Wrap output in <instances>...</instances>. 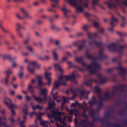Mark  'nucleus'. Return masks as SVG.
<instances>
[{
  "label": "nucleus",
  "instance_id": "5",
  "mask_svg": "<svg viewBox=\"0 0 127 127\" xmlns=\"http://www.w3.org/2000/svg\"><path fill=\"white\" fill-rule=\"evenodd\" d=\"M103 48H102L99 50L98 52V57H95L89 54L90 53L89 50V49H87L85 55L86 58L91 60H98L101 61H103L108 58V56L107 55H104L103 54Z\"/></svg>",
  "mask_w": 127,
  "mask_h": 127
},
{
  "label": "nucleus",
  "instance_id": "42",
  "mask_svg": "<svg viewBox=\"0 0 127 127\" xmlns=\"http://www.w3.org/2000/svg\"><path fill=\"white\" fill-rule=\"evenodd\" d=\"M80 42H79V43H81L82 44L83 46H86V45L85 43V42L86 41V40L85 39H83L81 40H79Z\"/></svg>",
  "mask_w": 127,
  "mask_h": 127
},
{
  "label": "nucleus",
  "instance_id": "22",
  "mask_svg": "<svg viewBox=\"0 0 127 127\" xmlns=\"http://www.w3.org/2000/svg\"><path fill=\"white\" fill-rule=\"evenodd\" d=\"M33 97L34 100L38 103H40L41 102H42L43 103H44L43 102L44 101V100H43L40 97H37L35 96V95H33Z\"/></svg>",
  "mask_w": 127,
  "mask_h": 127
},
{
  "label": "nucleus",
  "instance_id": "31",
  "mask_svg": "<svg viewBox=\"0 0 127 127\" xmlns=\"http://www.w3.org/2000/svg\"><path fill=\"white\" fill-rule=\"evenodd\" d=\"M37 78L38 80V85L40 87H42V82L41 80L42 77L41 76H38L37 77Z\"/></svg>",
  "mask_w": 127,
  "mask_h": 127
},
{
  "label": "nucleus",
  "instance_id": "6",
  "mask_svg": "<svg viewBox=\"0 0 127 127\" xmlns=\"http://www.w3.org/2000/svg\"><path fill=\"white\" fill-rule=\"evenodd\" d=\"M97 33H92L89 32L88 33V36L90 39L89 42V44L91 47H93L94 46L93 44H95L96 46L99 48H101L102 46V42L100 41L97 42L95 39V37L97 36Z\"/></svg>",
  "mask_w": 127,
  "mask_h": 127
},
{
  "label": "nucleus",
  "instance_id": "59",
  "mask_svg": "<svg viewBox=\"0 0 127 127\" xmlns=\"http://www.w3.org/2000/svg\"><path fill=\"white\" fill-rule=\"evenodd\" d=\"M68 108H69V107H67L66 108V110L68 111L71 114H72L73 113V111L71 109H69Z\"/></svg>",
  "mask_w": 127,
  "mask_h": 127
},
{
  "label": "nucleus",
  "instance_id": "62",
  "mask_svg": "<svg viewBox=\"0 0 127 127\" xmlns=\"http://www.w3.org/2000/svg\"><path fill=\"white\" fill-rule=\"evenodd\" d=\"M49 41L50 43L52 44H53L55 42L54 40L52 38H49Z\"/></svg>",
  "mask_w": 127,
  "mask_h": 127
},
{
  "label": "nucleus",
  "instance_id": "36",
  "mask_svg": "<svg viewBox=\"0 0 127 127\" xmlns=\"http://www.w3.org/2000/svg\"><path fill=\"white\" fill-rule=\"evenodd\" d=\"M99 100L100 101V102H98L97 103L98 104V106H97V108L98 110H99L101 107L102 106L103 104L102 103V102L103 101H104V100H100V99L99 98Z\"/></svg>",
  "mask_w": 127,
  "mask_h": 127
},
{
  "label": "nucleus",
  "instance_id": "32",
  "mask_svg": "<svg viewBox=\"0 0 127 127\" xmlns=\"http://www.w3.org/2000/svg\"><path fill=\"white\" fill-rule=\"evenodd\" d=\"M55 88L53 89L52 91L51 92V95H52L53 96V97L54 99L55 100L58 97V96L57 95V94H58V92H56L55 94H54L53 93V92L54 91V90L57 88H55V87H54Z\"/></svg>",
  "mask_w": 127,
  "mask_h": 127
},
{
  "label": "nucleus",
  "instance_id": "25",
  "mask_svg": "<svg viewBox=\"0 0 127 127\" xmlns=\"http://www.w3.org/2000/svg\"><path fill=\"white\" fill-rule=\"evenodd\" d=\"M52 2V6L53 7H58V0H51Z\"/></svg>",
  "mask_w": 127,
  "mask_h": 127
},
{
  "label": "nucleus",
  "instance_id": "34",
  "mask_svg": "<svg viewBox=\"0 0 127 127\" xmlns=\"http://www.w3.org/2000/svg\"><path fill=\"white\" fill-rule=\"evenodd\" d=\"M3 125L5 127H11V125H7L6 123L4 122H3L2 119L1 117H0V126Z\"/></svg>",
  "mask_w": 127,
  "mask_h": 127
},
{
  "label": "nucleus",
  "instance_id": "60",
  "mask_svg": "<svg viewBox=\"0 0 127 127\" xmlns=\"http://www.w3.org/2000/svg\"><path fill=\"white\" fill-rule=\"evenodd\" d=\"M84 34V33L82 32H79L77 34V36H81Z\"/></svg>",
  "mask_w": 127,
  "mask_h": 127
},
{
  "label": "nucleus",
  "instance_id": "17",
  "mask_svg": "<svg viewBox=\"0 0 127 127\" xmlns=\"http://www.w3.org/2000/svg\"><path fill=\"white\" fill-rule=\"evenodd\" d=\"M5 72L7 74V75L5 78V82L7 86H9V74L11 73V72L9 70H7L5 71Z\"/></svg>",
  "mask_w": 127,
  "mask_h": 127
},
{
  "label": "nucleus",
  "instance_id": "64",
  "mask_svg": "<svg viewBox=\"0 0 127 127\" xmlns=\"http://www.w3.org/2000/svg\"><path fill=\"white\" fill-rule=\"evenodd\" d=\"M122 2L123 4L127 6V0H124Z\"/></svg>",
  "mask_w": 127,
  "mask_h": 127
},
{
  "label": "nucleus",
  "instance_id": "2",
  "mask_svg": "<svg viewBox=\"0 0 127 127\" xmlns=\"http://www.w3.org/2000/svg\"><path fill=\"white\" fill-rule=\"evenodd\" d=\"M83 59L84 57L82 56H81L79 58L76 57L75 58V61L78 63H81L84 66L87 67L91 74L95 73H96L95 68H94L93 70H92L91 67L92 66H94L99 68L100 67L99 64L95 62H93L91 63L89 65H88L85 62H83Z\"/></svg>",
  "mask_w": 127,
  "mask_h": 127
},
{
  "label": "nucleus",
  "instance_id": "38",
  "mask_svg": "<svg viewBox=\"0 0 127 127\" xmlns=\"http://www.w3.org/2000/svg\"><path fill=\"white\" fill-rule=\"evenodd\" d=\"M49 124V123L47 121L41 122L40 123V124L42 125L44 127H49L48 126Z\"/></svg>",
  "mask_w": 127,
  "mask_h": 127
},
{
  "label": "nucleus",
  "instance_id": "35",
  "mask_svg": "<svg viewBox=\"0 0 127 127\" xmlns=\"http://www.w3.org/2000/svg\"><path fill=\"white\" fill-rule=\"evenodd\" d=\"M70 92H71L73 94V96L70 98L71 100H72L77 96V94L76 93L74 92L73 91V89L72 88L70 89Z\"/></svg>",
  "mask_w": 127,
  "mask_h": 127
},
{
  "label": "nucleus",
  "instance_id": "63",
  "mask_svg": "<svg viewBox=\"0 0 127 127\" xmlns=\"http://www.w3.org/2000/svg\"><path fill=\"white\" fill-rule=\"evenodd\" d=\"M42 23V21L40 20H38L36 22V23L39 25L41 24Z\"/></svg>",
  "mask_w": 127,
  "mask_h": 127
},
{
  "label": "nucleus",
  "instance_id": "27",
  "mask_svg": "<svg viewBox=\"0 0 127 127\" xmlns=\"http://www.w3.org/2000/svg\"><path fill=\"white\" fill-rule=\"evenodd\" d=\"M93 66L94 67V68H94H95L96 69V73H95L94 74H91L90 73V74H95V75H96L98 77V79H99L100 78H101L102 77H101V74H100V73H99L98 74H97V73H96V70H97L98 71L99 70L100 68V67L99 68H97V67H95L94 66ZM93 69L92 70H92H93Z\"/></svg>",
  "mask_w": 127,
  "mask_h": 127
},
{
  "label": "nucleus",
  "instance_id": "3",
  "mask_svg": "<svg viewBox=\"0 0 127 127\" xmlns=\"http://www.w3.org/2000/svg\"><path fill=\"white\" fill-rule=\"evenodd\" d=\"M107 47L108 49L111 51L116 52L117 51L120 54L118 57L119 58H121L124 49L126 47V45H120L117 46L115 43H112L108 45Z\"/></svg>",
  "mask_w": 127,
  "mask_h": 127
},
{
  "label": "nucleus",
  "instance_id": "13",
  "mask_svg": "<svg viewBox=\"0 0 127 127\" xmlns=\"http://www.w3.org/2000/svg\"><path fill=\"white\" fill-rule=\"evenodd\" d=\"M40 94L43 95V98L44 101H43L44 103L46 102L47 101V94L48 92L47 90L45 88H44L43 89H40Z\"/></svg>",
  "mask_w": 127,
  "mask_h": 127
},
{
  "label": "nucleus",
  "instance_id": "53",
  "mask_svg": "<svg viewBox=\"0 0 127 127\" xmlns=\"http://www.w3.org/2000/svg\"><path fill=\"white\" fill-rule=\"evenodd\" d=\"M125 112V110L124 109L123 110H121L119 111V114L121 115H123Z\"/></svg>",
  "mask_w": 127,
  "mask_h": 127
},
{
  "label": "nucleus",
  "instance_id": "16",
  "mask_svg": "<svg viewBox=\"0 0 127 127\" xmlns=\"http://www.w3.org/2000/svg\"><path fill=\"white\" fill-rule=\"evenodd\" d=\"M93 82L97 83V81L94 79H89L85 81L84 84L87 86L92 87V83Z\"/></svg>",
  "mask_w": 127,
  "mask_h": 127
},
{
  "label": "nucleus",
  "instance_id": "46",
  "mask_svg": "<svg viewBox=\"0 0 127 127\" xmlns=\"http://www.w3.org/2000/svg\"><path fill=\"white\" fill-rule=\"evenodd\" d=\"M26 48L31 52L33 53V50L32 47L30 46H26Z\"/></svg>",
  "mask_w": 127,
  "mask_h": 127
},
{
  "label": "nucleus",
  "instance_id": "44",
  "mask_svg": "<svg viewBox=\"0 0 127 127\" xmlns=\"http://www.w3.org/2000/svg\"><path fill=\"white\" fill-rule=\"evenodd\" d=\"M90 115L92 116V119L93 118L95 117V113L94 110H92L91 111H90Z\"/></svg>",
  "mask_w": 127,
  "mask_h": 127
},
{
  "label": "nucleus",
  "instance_id": "57",
  "mask_svg": "<svg viewBox=\"0 0 127 127\" xmlns=\"http://www.w3.org/2000/svg\"><path fill=\"white\" fill-rule=\"evenodd\" d=\"M81 107L82 109H84L85 111L86 110H89L90 109L89 108L87 107V106H86V107H85L83 105H82V106H81Z\"/></svg>",
  "mask_w": 127,
  "mask_h": 127
},
{
  "label": "nucleus",
  "instance_id": "12",
  "mask_svg": "<svg viewBox=\"0 0 127 127\" xmlns=\"http://www.w3.org/2000/svg\"><path fill=\"white\" fill-rule=\"evenodd\" d=\"M118 22V20L115 18L114 16H112L111 22L110 23L111 25L112 26V27L108 29V30L110 31H112L113 30V27L116 26Z\"/></svg>",
  "mask_w": 127,
  "mask_h": 127
},
{
  "label": "nucleus",
  "instance_id": "24",
  "mask_svg": "<svg viewBox=\"0 0 127 127\" xmlns=\"http://www.w3.org/2000/svg\"><path fill=\"white\" fill-rule=\"evenodd\" d=\"M107 127H109L111 126L113 127H122L121 125L117 124L116 123H111L108 122L107 123Z\"/></svg>",
  "mask_w": 127,
  "mask_h": 127
},
{
  "label": "nucleus",
  "instance_id": "21",
  "mask_svg": "<svg viewBox=\"0 0 127 127\" xmlns=\"http://www.w3.org/2000/svg\"><path fill=\"white\" fill-rule=\"evenodd\" d=\"M61 9L64 11V17L67 19L69 18V17L67 14L66 12H70V10L64 7L62 8Z\"/></svg>",
  "mask_w": 127,
  "mask_h": 127
},
{
  "label": "nucleus",
  "instance_id": "7",
  "mask_svg": "<svg viewBox=\"0 0 127 127\" xmlns=\"http://www.w3.org/2000/svg\"><path fill=\"white\" fill-rule=\"evenodd\" d=\"M82 116L85 119L80 122V124L81 125V127H92L93 126V124L91 123L88 119V117L85 113V111H83Z\"/></svg>",
  "mask_w": 127,
  "mask_h": 127
},
{
  "label": "nucleus",
  "instance_id": "51",
  "mask_svg": "<svg viewBox=\"0 0 127 127\" xmlns=\"http://www.w3.org/2000/svg\"><path fill=\"white\" fill-rule=\"evenodd\" d=\"M16 25L17 27V28L16 29V31L17 32H19V31L21 27V25L19 23H17Z\"/></svg>",
  "mask_w": 127,
  "mask_h": 127
},
{
  "label": "nucleus",
  "instance_id": "19",
  "mask_svg": "<svg viewBox=\"0 0 127 127\" xmlns=\"http://www.w3.org/2000/svg\"><path fill=\"white\" fill-rule=\"evenodd\" d=\"M51 74L50 73H48L47 72H46L45 73V78L48 80V82L47 85L48 86L50 85L51 81V79L49 77Z\"/></svg>",
  "mask_w": 127,
  "mask_h": 127
},
{
  "label": "nucleus",
  "instance_id": "9",
  "mask_svg": "<svg viewBox=\"0 0 127 127\" xmlns=\"http://www.w3.org/2000/svg\"><path fill=\"white\" fill-rule=\"evenodd\" d=\"M21 13L23 14L24 17H23L21 16L20 15L17 13L16 14V16L17 18L19 19H23L24 18H28L29 19H32V16L29 15L28 12L24 8H22L21 9Z\"/></svg>",
  "mask_w": 127,
  "mask_h": 127
},
{
  "label": "nucleus",
  "instance_id": "50",
  "mask_svg": "<svg viewBox=\"0 0 127 127\" xmlns=\"http://www.w3.org/2000/svg\"><path fill=\"white\" fill-rule=\"evenodd\" d=\"M53 54L54 59L56 61L58 60V56L56 53H54Z\"/></svg>",
  "mask_w": 127,
  "mask_h": 127
},
{
  "label": "nucleus",
  "instance_id": "29",
  "mask_svg": "<svg viewBox=\"0 0 127 127\" xmlns=\"http://www.w3.org/2000/svg\"><path fill=\"white\" fill-rule=\"evenodd\" d=\"M55 105L56 104L54 101H52L51 103L49 102L48 103V107L47 108V109H51L53 108V107L55 106Z\"/></svg>",
  "mask_w": 127,
  "mask_h": 127
},
{
  "label": "nucleus",
  "instance_id": "8",
  "mask_svg": "<svg viewBox=\"0 0 127 127\" xmlns=\"http://www.w3.org/2000/svg\"><path fill=\"white\" fill-rule=\"evenodd\" d=\"M119 66L114 67L112 68H108L106 70V71L108 73H112L113 69H114L119 70L120 71V72L119 74L121 75L124 77L126 75V69L122 67L121 65V63L119 62Z\"/></svg>",
  "mask_w": 127,
  "mask_h": 127
},
{
  "label": "nucleus",
  "instance_id": "18",
  "mask_svg": "<svg viewBox=\"0 0 127 127\" xmlns=\"http://www.w3.org/2000/svg\"><path fill=\"white\" fill-rule=\"evenodd\" d=\"M67 63L69 65V67H75L77 69L83 72L85 70L84 69L77 66L75 65L71 62H67Z\"/></svg>",
  "mask_w": 127,
  "mask_h": 127
},
{
  "label": "nucleus",
  "instance_id": "14",
  "mask_svg": "<svg viewBox=\"0 0 127 127\" xmlns=\"http://www.w3.org/2000/svg\"><path fill=\"white\" fill-rule=\"evenodd\" d=\"M53 115H56L57 116L55 118V119L58 120L59 121H60L61 119V115L64 114L62 112H58L57 111H53L52 113Z\"/></svg>",
  "mask_w": 127,
  "mask_h": 127
},
{
  "label": "nucleus",
  "instance_id": "56",
  "mask_svg": "<svg viewBox=\"0 0 127 127\" xmlns=\"http://www.w3.org/2000/svg\"><path fill=\"white\" fill-rule=\"evenodd\" d=\"M23 75V72L22 71H21L19 72V77L21 78Z\"/></svg>",
  "mask_w": 127,
  "mask_h": 127
},
{
  "label": "nucleus",
  "instance_id": "55",
  "mask_svg": "<svg viewBox=\"0 0 127 127\" xmlns=\"http://www.w3.org/2000/svg\"><path fill=\"white\" fill-rule=\"evenodd\" d=\"M27 68L28 70L31 73H33L34 71V70L33 69H31L29 66H27Z\"/></svg>",
  "mask_w": 127,
  "mask_h": 127
},
{
  "label": "nucleus",
  "instance_id": "40",
  "mask_svg": "<svg viewBox=\"0 0 127 127\" xmlns=\"http://www.w3.org/2000/svg\"><path fill=\"white\" fill-rule=\"evenodd\" d=\"M78 120L76 118H75L74 120V123L76 125V127H81L82 126L81 125H80V123L78 125Z\"/></svg>",
  "mask_w": 127,
  "mask_h": 127
},
{
  "label": "nucleus",
  "instance_id": "54",
  "mask_svg": "<svg viewBox=\"0 0 127 127\" xmlns=\"http://www.w3.org/2000/svg\"><path fill=\"white\" fill-rule=\"evenodd\" d=\"M111 114V112L110 111H108L106 113V117L108 118H109Z\"/></svg>",
  "mask_w": 127,
  "mask_h": 127
},
{
  "label": "nucleus",
  "instance_id": "23",
  "mask_svg": "<svg viewBox=\"0 0 127 127\" xmlns=\"http://www.w3.org/2000/svg\"><path fill=\"white\" fill-rule=\"evenodd\" d=\"M73 90V91L75 92L76 93V92H79L80 94L81 98H83V91L81 90L78 88H75Z\"/></svg>",
  "mask_w": 127,
  "mask_h": 127
},
{
  "label": "nucleus",
  "instance_id": "37",
  "mask_svg": "<svg viewBox=\"0 0 127 127\" xmlns=\"http://www.w3.org/2000/svg\"><path fill=\"white\" fill-rule=\"evenodd\" d=\"M63 101L61 105V107L62 108L64 107V105L65 103L67 102V99L66 97H64L63 98Z\"/></svg>",
  "mask_w": 127,
  "mask_h": 127
},
{
  "label": "nucleus",
  "instance_id": "45",
  "mask_svg": "<svg viewBox=\"0 0 127 127\" xmlns=\"http://www.w3.org/2000/svg\"><path fill=\"white\" fill-rule=\"evenodd\" d=\"M36 57L39 60L42 61L45 60L44 58L39 55H37Z\"/></svg>",
  "mask_w": 127,
  "mask_h": 127
},
{
  "label": "nucleus",
  "instance_id": "11",
  "mask_svg": "<svg viewBox=\"0 0 127 127\" xmlns=\"http://www.w3.org/2000/svg\"><path fill=\"white\" fill-rule=\"evenodd\" d=\"M68 2L71 5L75 6L76 8L77 11L79 12H82L84 10L83 7L78 4L77 2L75 0H67Z\"/></svg>",
  "mask_w": 127,
  "mask_h": 127
},
{
  "label": "nucleus",
  "instance_id": "15",
  "mask_svg": "<svg viewBox=\"0 0 127 127\" xmlns=\"http://www.w3.org/2000/svg\"><path fill=\"white\" fill-rule=\"evenodd\" d=\"M113 0H110L106 2L105 3L108 5V7L109 9L117 8V5L116 4H113Z\"/></svg>",
  "mask_w": 127,
  "mask_h": 127
},
{
  "label": "nucleus",
  "instance_id": "39",
  "mask_svg": "<svg viewBox=\"0 0 127 127\" xmlns=\"http://www.w3.org/2000/svg\"><path fill=\"white\" fill-rule=\"evenodd\" d=\"M59 17V15H55V16H52L50 17L49 18V19L50 22L52 23L53 22V19L54 17H55L56 18H57L58 17Z\"/></svg>",
  "mask_w": 127,
  "mask_h": 127
},
{
  "label": "nucleus",
  "instance_id": "49",
  "mask_svg": "<svg viewBox=\"0 0 127 127\" xmlns=\"http://www.w3.org/2000/svg\"><path fill=\"white\" fill-rule=\"evenodd\" d=\"M99 25V23L98 22H96L94 21L93 23V25L96 28H97V29L98 28H99L98 26Z\"/></svg>",
  "mask_w": 127,
  "mask_h": 127
},
{
  "label": "nucleus",
  "instance_id": "4",
  "mask_svg": "<svg viewBox=\"0 0 127 127\" xmlns=\"http://www.w3.org/2000/svg\"><path fill=\"white\" fill-rule=\"evenodd\" d=\"M94 90L97 92V96L100 100L106 101L113 99L116 95V93L115 91H113L110 95L108 93H106L105 97L103 98L101 94V91L99 87L96 86L95 87Z\"/></svg>",
  "mask_w": 127,
  "mask_h": 127
},
{
  "label": "nucleus",
  "instance_id": "47",
  "mask_svg": "<svg viewBox=\"0 0 127 127\" xmlns=\"http://www.w3.org/2000/svg\"><path fill=\"white\" fill-rule=\"evenodd\" d=\"M116 33L117 34L120 35L122 37L126 35V34L125 33H122L118 31Z\"/></svg>",
  "mask_w": 127,
  "mask_h": 127
},
{
  "label": "nucleus",
  "instance_id": "26",
  "mask_svg": "<svg viewBox=\"0 0 127 127\" xmlns=\"http://www.w3.org/2000/svg\"><path fill=\"white\" fill-rule=\"evenodd\" d=\"M2 57L3 59H7L9 60L12 61L13 60L11 58V56L9 54H4L2 55Z\"/></svg>",
  "mask_w": 127,
  "mask_h": 127
},
{
  "label": "nucleus",
  "instance_id": "61",
  "mask_svg": "<svg viewBox=\"0 0 127 127\" xmlns=\"http://www.w3.org/2000/svg\"><path fill=\"white\" fill-rule=\"evenodd\" d=\"M89 26L88 25H84L83 26V29L85 30H86L87 29L89 28Z\"/></svg>",
  "mask_w": 127,
  "mask_h": 127
},
{
  "label": "nucleus",
  "instance_id": "1",
  "mask_svg": "<svg viewBox=\"0 0 127 127\" xmlns=\"http://www.w3.org/2000/svg\"><path fill=\"white\" fill-rule=\"evenodd\" d=\"M76 76L73 73L71 75L69 76H64L61 75L58 77V80L56 81L54 83V86L55 88H58L60 85H63L66 86L67 84L65 81H63L64 78H65L66 80H71L73 81L74 83L77 84L75 81Z\"/></svg>",
  "mask_w": 127,
  "mask_h": 127
},
{
  "label": "nucleus",
  "instance_id": "43",
  "mask_svg": "<svg viewBox=\"0 0 127 127\" xmlns=\"http://www.w3.org/2000/svg\"><path fill=\"white\" fill-rule=\"evenodd\" d=\"M28 91H30L31 93H33L34 92L33 88L32 87L31 85H30L28 86Z\"/></svg>",
  "mask_w": 127,
  "mask_h": 127
},
{
  "label": "nucleus",
  "instance_id": "33",
  "mask_svg": "<svg viewBox=\"0 0 127 127\" xmlns=\"http://www.w3.org/2000/svg\"><path fill=\"white\" fill-rule=\"evenodd\" d=\"M54 67L56 70H58L61 72H62V70L59 64H54Z\"/></svg>",
  "mask_w": 127,
  "mask_h": 127
},
{
  "label": "nucleus",
  "instance_id": "52",
  "mask_svg": "<svg viewBox=\"0 0 127 127\" xmlns=\"http://www.w3.org/2000/svg\"><path fill=\"white\" fill-rule=\"evenodd\" d=\"M97 102L92 100L91 101L89 102V104L92 105H95L96 104H97Z\"/></svg>",
  "mask_w": 127,
  "mask_h": 127
},
{
  "label": "nucleus",
  "instance_id": "58",
  "mask_svg": "<svg viewBox=\"0 0 127 127\" xmlns=\"http://www.w3.org/2000/svg\"><path fill=\"white\" fill-rule=\"evenodd\" d=\"M80 41L79 40H78L74 42L73 43V44L74 45L77 46L78 45V44H79V42Z\"/></svg>",
  "mask_w": 127,
  "mask_h": 127
},
{
  "label": "nucleus",
  "instance_id": "41",
  "mask_svg": "<svg viewBox=\"0 0 127 127\" xmlns=\"http://www.w3.org/2000/svg\"><path fill=\"white\" fill-rule=\"evenodd\" d=\"M80 42H79V43H81L82 44L83 46H86V45L85 43V42L86 41V40L85 39H83L81 40H79Z\"/></svg>",
  "mask_w": 127,
  "mask_h": 127
},
{
  "label": "nucleus",
  "instance_id": "28",
  "mask_svg": "<svg viewBox=\"0 0 127 127\" xmlns=\"http://www.w3.org/2000/svg\"><path fill=\"white\" fill-rule=\"evenodd\" d=\"M117 14L119 16L121 17L122 20V23L121 24V26L122 27H123L126 23L125 17H124L122 16L120 14L118 13H117Z\"/></svg>",
  "mask_w": 127,
  "mask_h": 127
},
{
  "label": "nucleus",
  "instance_id": "48",
  "mask_svg": "<svg viewBox=\"0 0 127 127\" xmlns=\"http://www.w3.org/2000/svg\"><path fill=\"white\" fill-rule=\"evenodd\" d=\"M0 28L1 29V30L3 32H8V31L5 30L2 26L0 22Z\"/></svg>",
  "mask_w": 127,
  "mask_h": 127
},
{
  "label": "nucleus",
  "instance_id": "20",
  "mask_svg": "<svg viewBox=\"0 0 127 127\" xmlns=\"http://www.w3.org/2000/svg\"><path fill=\"white\" fill-rule=\"evenodd\" d=\"M93 120L94 121H98L101 122L103 124H104L105 123L104 119L101 118L99 116L95 117H94L93 118Z\"/></svg>",
  "mask_w": 127,
  "mask_h": 127
},
{
  "label": "nucleus",
  "instance_id": "10",
  "mask_svg": "<svg viewBox=\"0 0 127 127\" xmlns=\"http://www.w3.org/2000/svg\"><path fill=\"white\" fill-rule=\"evenodd\" d=\"M127 88V85L126 84H120L113 87V89L120 94H121L123 92H125Z\"/></svg>",
  "mask_w": 127,
  "mask_h": 127
},
{
  "label": "nucleus",
  "instance_id": "30",
  "mask_svg": "<svg viewBox=\"0 0 127 127\" xmlns=\"http://www.w3.org/2000/svg\"><path fill=\"white\" fill-rule=\"evenodd\" d=\"M99 80L100 83L102 84L105 83L107 81V79L106 77H103L100 78Z\"/></svg>",
  "mask_w": 127,
  "mask_h": 127
}]
</instances>
